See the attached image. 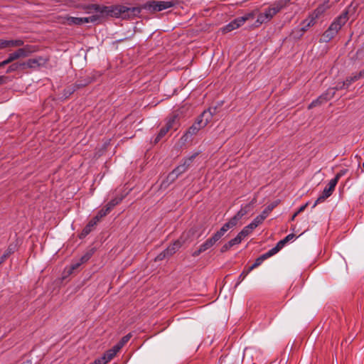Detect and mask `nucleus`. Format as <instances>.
<instances>
[{
	"mask_svg": "<svg viewBox=\"0 0 364 364\" xmlns=\"http://www.w3.org/2000/svg\"><path fill=\"white\" fill-rule=\"evenodd\" d=\"M112 349L114 350L116 353H117L119 352V350H120V348L117 346V344H116L115 346H114L112 347Z\"/></svg>",
	"mask_w": 364,
	"mask_h": 364,
	"instance_id": "obj_62",
	"label": "nucleus"
},
{
	"mask_svg": "<svg viewBox=\"0 0 364 364\" xmlns=\"http://www.w3.org/2000/svg\"><path fill=\"white\" fill-rule=\"evenodd\" d=\"M97 224V222L94 218H92L82 230V232L80 233V237H85L88 234H90Z\"/></svg>",
	"mask_w": 364,
	"mask_h": 364,
	"instance_id": "obj_18",
	"label": "nucleus"
},
{
	"mask_svg": "<svg viewBox=\"0 0 364 364\" xmlns=\"http://www.w3.org/2000/svg\"><path fill=\"white\" fill-rule=\"evenodd\" d=\"M232 247V245H231V243L230 242V241L225 244H224L221 249H220V252L222 253L223 252H227L228 250H230L231 247Z\"/></svg>",
	"mask_w": 364,
	"mask_h": 364,
	"instance_id": "obj_46",
	"label": "nucleus"
},
{
	"mask_svg": "<svg viewBox=\"0 0 364 364\" xmlns=\"http://www.w3.org/2000/svg\"><path fill=\"white\" fill-rule=\"evenodd\" d=\"M91 256H92V254L90 252H87V253L85 254L83 256H82L80 257V259H79V261L80 262L81 264H83V263L87 262L90 259Z\"/></svg>",
	"mask_w": 364,
	"mask_h": 364,
	"instance_id": "obj_43",
	"label": "nucleus"
},
{
	"mask_svg": "<svg viewBox=\"0 0 364 364\" xmlns=\"http://www.w3.org/2000/svg\"><path fill=\"white\" fill-rule=\"evenodd\" d=\"M343 175V173H342L341 171L338 173L336 176L333 178V179H336V184L338 183V180L340 179V178Z\"/></svg>",
	"mask_w": 364,
	"mask_h": 364,
	"instance_id": "obj_59",
	"label": "nucleus"
},
{
	"mask_svg": "<svg viewBox=\"0 0 364 364\" xmlns=\"http://www.w3.org/2000/svg\"><path fill=\"white\" fill-rule=\"evenodd\" d=\"M168 257V255H166V253L165 250L159 253L155 258V261H161L164 259L165 258Z\"/></svg>",
	"mask_w": 364,
	"mask_h": 364,
	"instance_id": "obj_45",
	"label": "nucleus"
},
{
	"mask_svg": "<svg viewBox=\"0 0 364 364\" xmlns=\"http://www.w3.org/2000/svg\"><path fill=\"white\" fill-rule=\"evenodd\" d=\"M348 11H343L339 16H338L330 25L328 28L323 33L321 41L328 43L333 39L338 32L341 30L342 26L348 20Z\"/></svg>",
	"mask_w": 364,
	"mask_h": 364,
	"instance_id": "obj_3",
	"label": "nucleus"
},
{
	"mask_svg": "<svg viewBox=\"0 0 364 364\" xmlns=\"http://www.w3.org/2000/svg\"><path fill=\"white\" fill-rule=\"evenodd\" d=\"M228 230L229 228H227L225 224H224L223 227L218 231H217L213 235L219 241Z\"/></svg>",
	"mask_w": 364,
	"mask_h": 364,
	"instance_id": "obj_33",
	"label": "nucleus"
},
{
	"mask_svg": "<svg viewBox=\"0 0 364 364\" xmlns=\"http://www.w3.org/2000/svg\"><path fill=\"white\" fill-rule=\"evenodd\" d=\"M240 220V219L236 215H235L228 223H226L225 224L226 225L227 228L230 229V228H232L235 226H236L237 224V222Z\"/></svg>",
	"mask_w": 364,
	"mask_h": 364,
	"instance_id": "obj_35",
	"label": "nucleus"
},
{
	"mask_svg": "<svg viewBox=\"0 0 364 364\" xmlns=\"http://www.w3.org/2000/svg\"><path fill=\"white\" fill-rule=\"evenodd\" d=\"M86 9L87 14L94 13V14L87 17H80L82 25L88 23L97 24L107 17L133 19L139 12L138 8H128V6L122 4L111 6L90 4L86 7Z\"/></svg>",
	"mask_w": 364,
	"mask_h": 364,
	"instance_id": "obj_1",
	"label": "nucleus"
},
{
	"mask_svg": "<svg viewBox=\"0 0 364 364\" xmlns=\"http://www.w3.org/2000/svg\"><path fill=\"white\" fill-rule=\"evenodd\" d=\"M335 89L330 87L324 93L320 95L322 100L326 102L331 100L335 95Z\"/></svg>",
	"mask_w": 364,
	"mask_h": 364,
	"instance_id": "obj_21",
	"label": "nucleus"
},
{
	"mask_svg": "<svg viewBox=\"0 0 364 364\" xmlns=\"http://www.w3.org/2000/svg\"><path fill=\"white\" fill-rule=\"evenodd\" d=\"M202 128H203V126L201 124H198V119H196L195 123L188 128L182 138L187 141L189 137L196 135Z\"/></svg>",
	"mask_w": 364,
	"mask_h": 364,
	"instance_id": "obj_9",
	"label": "nucleus"
},
{
	"mask_svg": "<svg viewBox=\"0 0 364 364\" xmlns=\"http://www.w3.org/2000/svg\"><path fill=\"white\" fill-rule=\"evenodd\" d=\"M24 44L23 41L21 39L9 40V48H19Z\"/></svg>",
	"mask_w": 364,
	"mask_h": 364,
	"instance_id": "obj_34",
	"label": "nucleus"
},
{
	"mask_svg": "<svg viewBox=\"0 0 364 364\" xmlns=\"http://www.w3.org/2000/svg\"><path fill=\"white\" fill-rule=\"evenodd\" d=\"M218 240L213 235L211 237L206 240L202 245L203 249L206 251L212 247Z\"/></svg>",
	"mask_w": 364,
	"mask_h": 364,
	"instance_id": "obj_22",
	"label": "nucleus"
},
{
	"mask_svg": "<svg viewBox=\"0 0 364 364\" xmlns=\"http://www.w3.org/2000/svg\"><path fill=\"white\" fill-rule=\"evenodd\" d=\"M9 48V40L0 39V49Z\"/></svg>",
	"mask_w": 364,
	"mask_h": 364,
	"instance_id": "obj_48",
	"label": "nucleus"
},
{
	"mask_svg": "<svg viewBox=\"0 0 364 364\" xmlns=\"http://www.w3.org/2000/svg\"><path fill=\"white\" fill-rule=\"evenodd\" d=\"M255 228H253L252 226H251L250 223L245 226L240 232V235H242L244 237H247Z\"/></svg>",
	"mask_w": 364,
	"mask_h": 364,
	"instance_id": "obj_37",
	"label": "nucleus"
},
{
	"mask_svg": "<svg viewBox=\"0 0 364 364\" xmlns=\"http://www.w3.org/2000/svg\"><path fill=\"white\" fill-rule=\"evenodd\" d=\"M183 242H181L179 240H176L173 244H171L166 250H164L166 253V255H168V257L172 256L173 254L176 252V251H178L181 248Z\"/></svg>",
	"mask_w": 364,
	"mask_h": 364,
	"instance_id": "obj_14",
	"label": "nucleus"
},
{
	"mask_svg": "<svg viewBox=\"0 0 364 364\" xmlns=\"http://www.w3.org/2000/svg\"><path fill=\"white\" fill-rule=\"evenodd\" d=\"M324 102L322 100L321 97L319 96L316 100H313L309 105V109H312L313 107H315L316 106H318L321 104H323Z\"/></svg>",
	"mask_w": 364,
	"mask_h": 364,
	"instance_id": "obj_41",
	"label": "nucleus"
},
{
	"mask_svg": "<svg viewBox=\"0 0 364 364\" xmlns=\"http://www.w3.org/2000/svg\"><path fill=\"white\" fill-rule=\"evenodd\" d=\"M174 4L172 1H150L140 6H134L133 8H138L139 9V16L142 9H145L151 12L161 11L173 6Z\"/></svg>",
	"mask_w": 364,
	"mask_h": 364,
	"instance_id": "obj_4",
	"label": "nucleus"
},
{
	"mask_svg": "<svg viewBox=\"0 0 364 364\" xmlns=\"http://www.w3.org/2000/svg\"><path fill=\"white\" fill-rule=\"evenodd\" d=\"M336 179H331L328 185L323 189L322 193L319 196V197L314 202L312 208H314L318 204L321 203L326 200L328 197H330L334 189L336 186Z\"/></svg>",
	"mask_w": 364,
	"mask_h": 364,
	"instance_id": "obj_5",
	"label": "nucleus"
},
{
	"mask_svg": "<svg viewBox=\"0 0 364 364\" xmlns=\"http://www.w3.org/2000/svg\"><path fill=\"white\" fill-rule=\"evenodd\" d=\"M198 124H201L205 127L209 122H211L213 117L210 111L204 110L201 114L197 118Z\"/></svg>",
	"mask_w": 364,
	"mask_h": 364,
	"instance_id": "obj_13",
	"label": "nucleus"
},
{
	"mask_svg": "<svg viewBox=\"0 0 364 364\" xmlns=\"http://www.w3.org/2000/svg\"><path fill=\"white\" fill-rule=\"evenodd\" d=\"M183 242H181L179 240H176L173 244H171L166 250H164L166 253V255H168V257L172 256L173 254L176 252V251H178L181 248Z\"/></svg>",
	"mask_w": 364,
	"mask_h": 364,
	"instance_id": "obj_15",
	"label": "nucleus"
},
{
	"mask_svg": "<svg viewBox=\"0 0 364 364\" xmlns=\"http://www.w3.org/2000/svg\"><path fill=\"white\" fill-rule=\"evenodd\" d=\"M350 80H352V82H353L358 80L360 78V76L358 74V75H354L353 77H350Z\"/></svg>",
	"mask_w": 364,
	"mask_h": 364,
	"instance_id": "obj_61",
	"label": "nucleus"
},
{
	"mask_svg": "<svg viewBox=\"0 0 364 364\" xmlns=\"http://www.w3.org/2000/svg\"><path fill=\"white\" fill-rule=\"evenodd\" d=\"M14 251H15V247L14 246L13 247L11 245L9 246V247L5 253H9V256L11 253L14 252Z\"/></svg>",
	"mask_w": 364,
	"mask_h": 364,
	"instance_id": "obj_55",
	"label": "nucleus"
},
{
	"mask_svg": "<svg viewBox=\"0 0 364 364\" xmlns=\"http://www.w3.org/2000/svg\"><path fill=\"white\" fill-rule=\"evenodd\" d=\"M110 211L109 210V208H103L100 210L97 215L93 218L97 223L105 216H106Z\"/></svg>",
	"mask_w": 364,
	"mask_h": 364,
	"instance_id": "obj_26",
	"label": "nucleus"
},
{
	"mask_svg": "<svg viewBox=\"0 0 364 364\" xmlns=\"http://www.w3.org/2000/svg\"><path fill=\"white\" fill-rule=\"evenodd\" d=\"M180 175L176 172V170L173 169L166 177L165 180H164L160 186V189H166L170 184L173 183Z\"/></svg>",
	"mask_w": 364,
	"mask_h": 364,
	"instance_id": "obj_10",
	"label": "nucleus"
},
{
	"mask_svg": "<svg viewBox=\"0 0 364 364\" xmlns=\"http://www.w3.org/2000/svg\"><path fill=\"white\" fill-rule=\"evenodd\" d=\"M207 110L210 111L211 112L213 117L214 115H215L217 114V107H210Z\"/></svg>",
	"mask_w": 364,
	"mask_h": 364,
	"instance_id": "obj_56",
	"label": "nucleus"
},
{
	"mask_svg": "<svg viewBox=\"0 0 364 364\" xmlns=\"http://www.w3.org/2000/svg\"><path fill=\"white\" fill-rule=\"evenodd\" d=\"M333 88L335 89V92H336L337 90L346 89L347 87H346L345 83L343 82H342L338 83L337 85Z\"/></svg>",
	"mask_w": 364,
	"mask_h": 364,
	"instance_id": "obj_49",
	"label": "nucleus"
},
{
	"mask_svg": "<svg viewBox=\"0 0 364 364\" xmlns=\"http://www.w3.org/2000/svg\"><path fill=\"white\" fill-rule=\"evenodd\" d=\"M17 59H18V55H17L16 51L14 53H11L9 55V57L7 58V59H6L5 60L0 63V68H2L4 65L11 63V62H13Z\"/></svg>",
	"mask_w": 364,
	"mask_h": 364,
	"instance_id": "obj_25",
	"label": "nucleus"
},
{
	"mask_svg": "<svg viewBox=\"0 0 364 364\" xmlns=\"http://www.w3.org/2000/svg\"><path fill=\"white\" fill-rule=\"evenodd\" d=\"M272 255H270V252L268 251L266 253L262 255L258 258H257L255 261V262L252 264V268H257L259 267L265 259L267 258L272 257Z\"/></svg>",
	"mask_w": 364,
	"mask_h": 364,
	"instance_id": "obj_20",
	"label": "nucleus"
},
{
	"mask_svg": "<svg viewBox=\"0 0 364 364\" xmlns=\"http://www.w3.org/2000/svg\"><path fill=\"white\" fill-rule=\"evenodd\" d=\"M250 209V205H247L245 207L242 208L235 215L241 219L244 215H245Z\"/></svg>",
	"mask_w": 364,
	"mask_h": 364,
	"instance_id": "obj_38",
	"label": "nucleus"
},
{
	"mask_svg": "<svg viewBox=\"0 0 364 364\" xmlns=\"http://www.w3.org/2000/svg\"><path fill=\"white\" fill-rule=\"evenodd\" d=\"M116 355L117 353L114 350L109 349L105 353L103 357L105 358V360H107V363H108L112 359H113Z\"/></svg>",
	"mask_w": 364,
	"mask_h": 364,
	"instance_id": "obj_36",
	"label": "nucleus"
},
{
	"mask_svg": "<svg viewBox=\"0 0 364 364\" xmlns=\"http://www.w3.org/2000/svg\"><path fill=\"white\" fill-rule=\"evenodd\" d=\"M295 237V235L291 233L286 236L283 240L287 243Z\"/></svg>",
	"mask_w": 364,
	"mask_h": 364,
	"instance_id": "obj_53",
	"label": "nucleus"
},
{
	"mask_svg": "<svg viewBox=\"0 0 364 364\" xmlns=\"http://www.w3.org/2000/svg\"><path fill=\"white\" fill-rule=\"evenodd\" d=\"M168 132L169 130L165 126L161 127L154 139V144H157L158 142H159Z\"/></svg>",
	"mask_w": 364,
	"mask_h": 364,
	"instance_id": "obj_27",
	"label": "nucleus"
},
{
	"mask_svg": "<svg viewBox=\"0 0 364 364\" xmlns=\"http://www.w3.org/2000/svg\"><path fill=\"white\" fill-rule=\"evenodd\" d=\"M278 205V202L275 201L268 205L266 208L262 211V214L267 218L269 214L276 208Z\"/></svg>",
	"mask_w": 364,
	"mask_h": 364,
	"instance_id": "obj_31",
	"label": "nucleus"
},
{
	"mask_svg": "<svg viewBox=\"0 0 364 364\" xmlns=\"http://www.w3.org/2000/svg\"><path fill=\"white\" fill-rule=\"evenodd\" d=\"M245 18L243 16L238 17L231 21L230 23L225 26L224 28L225 32H230L234 29H236L245 23Z\"/></svg>",
	"mask_w": 364,
	"mask_h": 364,
	"instance_id": "obj_11",
	"label": "nucleus"
},
{
	"mask_svg": "<svg viewBox=\"0 0 364 364\" xmlns=\"http://www.w3.org/2000/svg\"><path fill=\"white\" fill-rule=\"evenodd\" d=\"M245 18L243 16L238 17L231 21L230 23L225 26L224 28L225 32H230L234 29H236L245 23Z\"/></svg>",
	"mask_w": 364,
	"mask_h": 364,
	"instance_id": "obj_12",
	"label": "nucleus"
},
{
	"mask_svg": "<svg viewBox=\"0 0 364 364\" xmlns=\"http://www.w3.org/2000/svg\"><path fill=\"white\" fill-rule=\"evenodd\" d=\"M316 23V18L314 17H313L311 14L309 16V17L306 19H304L301 25V35H303V33L306 31L311 26H314Z\"/></svg>",
	"mask_w": 364,
	"mask_h": 364,
	"instance_id": "obj_17",
	"label": "nucleus"
},
{
	"mask_svg": "<svg viewBox=\"0 0 364 364\" xmlns=\"http://www.w3.org/2000/svg\"><path fill=\"white\" fill-rule=\"evenodd\" d=\"M22 48L27 57L38 50L36 46L32 45L23 46Z\"/></svg>",
	"mask_w": 364,
	"mask_h": 364,
	"instance_id": "obj_30",
	"label": "nucleus"
},
{
	"mask_svg": "<svg viewBox=\"0 0 364 364\" xmlns=\"http://www.w3.org/2000/svg\"><path fill=\"white\" fill-rule=\"evenodd\" d=\"M117 344L120 348V349L124 346V344L122 343L121 341H119V343Z\"/></svg>",
	"mask_w": 364,
	"mask_h": 364,
	"instance_id": "obj_64",
	"label": "nucleus"
},
{
	"mask_svg": "<svg viewBox=\"0 0 364 364\" xmlns=\"http://www.w3.org/2000/svg\"><path fill=\"white\" fill-rule=\"evenodd\" d=\"M205 252V250L203 249L201 245L199 247L198 250H196L193 252L192 256L193 257H198L200 255L202 252Z\"/></svg>",
	"mask_w": 364,
	"mask_h": 364,
	"instance_id": "obj_52",
	"label": "nucleus"
},
{
	"mask_svg": "<svg viewBox=\"0 0 364 364\" xmlns=\"http://www.w3.org/2000/svg\"><path fill=\"white\" fill-rule=\"evenodd\" d=\"M346 87L348 88L352 84V80L350 77H348L345 81H343Z\"/></svg>",
	"mask_w": 364,
	"mask_h": 364,
	"instance_id": "obj_58",
	"label": "nucleus"
},
{
	"mask_svg": "<svg viewBox=\"0 0 364 364\" xmlns=\"http://www.w3.org/2000/svg\"><path fill=\"white\" fill-rule=\"evenodd\" d=\"M350 80H352V82H353L358 80L360 78V76L358 74V75H354L353 77H350Z\"/></svg>",
	"mask_w": 364,
	"mask_h": 364,
	"instance_id": "obj_60",
	"label": "nucleus"
},
{
	"mask_svg": "<svg viewBox=\"0 0 364 364\" xmlns=\"http://www.w3.org/2000/svg\"><path fill=\"white\" fill-rule=\"evenodd\" d=\"M286 244H287V242L284 240H281L280 241H279L275 247H274L273 248H272L271 250H269V252H270V255H272L273 256L275 254H277L281 249L283 248V247Z\"/></svg>",
	"mask_w": 364,
	"mask_h": 364,
	"instance_id": "obj_24",
	"label": "nucleus"
},
{
	"mask_svg": "<svg viewBox=\"0 0 364 364\" xmlns=\"http://www.w3.org/2000/svg\"><path fill=\"white\" fill-rule=\"evenodd\" d=\"M122 197H117V198H113L112 200H111L107 205H106V208H109V210L111 211V210L114 207L116 206L117 205H118L122 200Z\"/></svg>",
	"mask_w": 364,
	"mask_h": 364,
	"instance_id": "obj_32",
	"label": "nucleus"
},
{
	"mask_svg": "<svg viewBox=\"0 0 364 364\" xmlns=\"http://www.w3.org/2000/svg\"><path fill=\"white\" fill-rule=\"evenodd\" d=\"M63 23L68 26H81L80 17L65 16Z\"/></svg>",
	"mask_w": 364,
	"mask_h": 364,
	"instance_id": "obj_19",
	"label": "nucleus"
},
{
	"mask_svg": "<svg viewBox=\"0 0 364 364\" xmlns=\"http://www.w3.org/2000/svg\"><path fill=\"white\" fill-rule=\"evenodd\" d=\"M107 360H105V358L102 356L98 359H96L95 361H93V364H106Z\"/></svg>",
	"mask_w": 364,
	"mask_h": 364,
	"instance_id": "obj_50",
	"label": "nucleus"
},
{
	"mask_svg": "<svg viewBox=\"0 0 364 364\" xmlns=\"http://www.w3.org/2000/svg\"><path fill=\"white\" fill-rule=\"evenodd\" d=\"M291 0H278L264 9L262 12L257 13V18L254 23L255 27H259L262 23L270 21L272 18L281 10L286 8Z\"/></svg>",
	"mask_w": 364,
	"mask_h": 364,
	"instance_id": "obj_2",
	"label": "nucleus"
},
{
	"mask_svg": "<svg viewBox=\"0 0 364 364\" xmlns=\"http://www.w3.org/2000/svg\"><path fill=\"white\" fill-rule=\"evenodd\" d=\"M244 238L245 237L242 235H241L240 233L239 232L235 237L230 240V242L233 247L235 245L240 244Z\"/></svg>",
	"mask_w": 364,
	"mask_h": 364,
	"instance_id": "obj_39",
	"label": "nucleus"
},
{
	"mask_svg": "<svg viewBox=\"0 0 364 364\" xmlns=\"http://www.w3.org/2000/svg\"><path fill=\"white\" fill-rule=\"evenodd\" d=\"M20 69L23 70L22 63H14L8 67L6 73H10Z\"/></svg>",
	"mask_w": 364,
	"mask_h": 364,
	"instance_id": "obj_29",
	"label": "nucleus"
},
{
	"mask_svg": "<svg viewBox=\"0 0 364 364\" xmlns=\"http://www.w3.org/2000/svg\"><path fill=\"white\" fill-rule=\"evenodd\" d=\"M257 13H258L257 10H254L251 12L245 14L242 16L244 17V18H245V21H247L252 20V19L255 18V17L256 16H257Z\"/></svg>",
	"mask_w": 364,
	"mask_h": 364,
	"instance_id": "obj_40",
	"label": "nucleus"
},
{
	"mask_svg": "<svg viewBox=\"0 0 364 364\" xmlns=\"http://www.w3.org/2000/svg\"><path fill=\"white\" fill-rule=\"evenodd\" d=\"M265 219L266 218L261 213L252 220L250 225L253 228H256L258 225L262 224Z\"/></svg>",
	"mask_w": 364,
	"mask_h": 364,
	"instance_id": "obj_28",
	"label": "nucleus"
},
{
	"mask_svg": "<svg viewBox=\"0 0 364 364\" xmlns=\"http://www.w3.org/2000/svg\"><path fill=\"white\" fill-rule=\"evenodd\" d=\"M359 76H360V77H364V70L360 71V73H358Z\"/></svg>",
	"mask_w": 364,
	"mask_h": 364,
	"instance_id": "obj_63",
	"label": "nucleus"
},
{
	"mask_svg": "<svg viewBox=\"0 0 364 364\" xmlns=\"http://www.w3.org/2000/svg\"><path fill=\"white\" fill-rule=\"evenodd\" d=\"M197 155L198 154H194L189 157L185 158L183 160V162L174 168L176 172H177L180 176L185 173L191 166L193 160Z\"/></svg>",
	"mask_w": 364,
	"mask_h": 364,
	"instance_id": "obj_7",
	"label": "nucleus"
},
{
	"mask_svg": "<svg viewBox=\"0 0 364 364\" xmlns=\"http://www.w3.org/2000/svg\"><path fill=\"white\" fill-rule=\"evenodd\" d=\"M183 242H181L179 240H176L173 244H171L166 250H164L166 253V255H168V257L172 256L173 254L176 252V251H178L181 248Z\"/></svg>",
	"mask_w": 364,
	"mask_h": 364,
	"instance_id": "obj_16",
	"label": "nucleus"
},
{
	"mask_svg": "<svg viewBox=\"0 0 364 364\" xmlns=\"http://www.w3.org/2000/svg\"><path fill=\"white\" fill-rule=\"evenodd\" d=\"M247 272H245V270H243L242 272L240 274L238 277L237 282L235 284V287H237L247 276Z\"/></svg>",
	"mask_w": 364,
	"mask_h": 364,
	"instance_id": "obj_42",
	"label": "nucleus"
},
{
	"mask_svg": "<svg viewBox=\"0 0 364 364\" xmlns=\"http://www.w3.org/2000/svg\"><path fill=\"white\" fill-rule=\"evenodd\" d=\"M48 61V58H43L41 56L36 57L34 58L28 59L26 62H23V69L26 68H32L37 69L40 67L45 66L47 62Z\"/></svg>",
	"mask_w": 364,
	"mask_h": 364,
	"instance_id": "obj_6",
	"label": "nucleus"
},
{
	"mask_svg": "<svg viewBox=\"0 0 364 364\" xmlns=\"http://www.w3.org/2000/svg\"><path fill=\"white\" fill-rule=\"evenodd\" d=\"M179 116L178 113H173L170 116L166 122L165 127L170 130H176L179 127Z\"/></svg>",
	"mask_w": 364,
	"mask_h": 364,
	"instance_id": "obj_8",
	"label": "nucleus"
},
{
	"mask_svg": "<svg viewBox=\"0 0 364 364\" xmlns=\"http://www.w3.org/2000/svg\"><path fill=\"white\" fill-rule=\"evenodd\" d=\"M82 264L80 261L75 262L70 265V273H72L75 270L77 269Z\"/></svg>",
	"mask_w": 364,
	"mask_h": 364,
	"instance_id": "obj_44",
	"label": "nucleus"
},
{
	"mask_svg": "<svg viewBox=\"0 0 364 364\" xmlns=\"http://www.w3.org/2000/svg\"><path fill=\"white\" fill-rule=\"evenodd\" d=\"M328 6L326 4L319 5L311 15L316 19L318 18L322 14L325 12Z\"/></svg>",
	"mask_w": 364,
	"mask_h": 364,
	"instance_id": "obj_23",
	"label": "nucleus"
},
{
	"mask_svg": "<svg viewBox=\"0 0 364 364\" xmlns=\"http://www.w3.org/2000/svg\"><path fill=\"white\" fill-rule=\"evenodd\" d=\"M16 53L18 55V58L27 57L22 48H19L18 50H16Z\"/></svg>",
	"mask_w": 364,
	"mask_h": 364,
	"instance_id": "obj_47",
	"label": "nucleus"
},
{
	"mask_svg": "<svg viewBox=\"0 0 364 364\" xmlns=\"http://www.w3.org/2000/svg\"><path fill=\"white\" fill-rule=\"evenodd\" d=\"M309 204V202H307L304 205H301L296 212L298 213H300L303 212L307 208Z\"/></svg>",
	"mask_w": 364,
	"mask_h": 364,
	"instance_id": "obj_54",
	"label": "nucleus"
},
{
	"mask_svg": "<svg viewBox=\"0 0 364 364\" xmlns=\"http://www.w3.org/2000/svg\"><path fill=\"white\" fill-rule=\"evenodd\" d=\"M8 257L9 253H4L1 257H0V264H2Z\"/></svg>",
	"mask_w": 364,
	"mask_h": 364,
	"instance_id": "obj_57",
	"label": "nucleus"
},
{
	"mask_svg": "<svg viewBox=\"0 0 364 364\" xmlns=\"http://www.w3.org/2000/svg\"><path fill=\"white\" fill-rule=\"evenodd\" d=\"M132 337V335L130 333L123 336L122 338H121V341L122 343H124V345L130 340Z\"/></svg>",
	"mask_w": 364,
	"mask_h": 364,
	"instance_id": "obj_51",
	"label": "nucleus"
}]
</instances>
